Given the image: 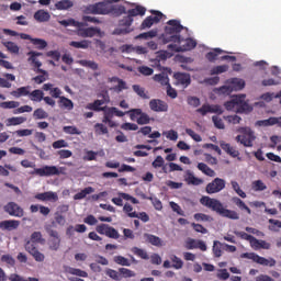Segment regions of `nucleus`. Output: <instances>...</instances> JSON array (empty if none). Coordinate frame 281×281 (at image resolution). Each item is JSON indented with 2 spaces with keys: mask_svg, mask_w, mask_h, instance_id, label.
Here are the masks:
<instances>
[{
  "mask_svg": "<svg viewBox=\"0 0 281 281\" xmlns=\"http://www.w3.org/2000/svg\"><path fill=\"white\" fill-rule=\"evenodd\" d=\"M113 261L121 267H131V261L124 256H115Z\"/></svg>",
  "mask_w": 281,
  "mask_h": 281,
  "instance_id": "864d4df0",
  "label": "nucleus"
},
{
  "mask_svg": "<svg viewBox=\"0 0 281 281\" xmlns=\"http://www.w3.org/2000/svg\"><path fill=\"white\" fill-rule=\"evenodd\" d=\"M1 44L3 45V47L7 48V50L10 54H19V52H20L19 45H16V43H14V42L2 40Z\"/></svg>",
  "mask_w": 281,
  "mask_h": 281,
  "instance_id": "473e14b6",
  "label": "nucleus"
},
{
  "mask_svg": "<svg viewBox=\"0 0 281 281\" xmlns=\"http://www.w3.org/2000/svg\"><path fill=\"white\" fill-rule=\"evenodd\" d=\"M126 13V7L122 4H109L106 2H97L94 4H89L83 8V14H101L103 16H122Z\"/></svg>",
  "mask_w": 281,
  "mask_h": 281,
  "instance_id": "f257e3e1",
  "label": "nucleus"
},
{
  "mask_svg": "<svg viewBox=\"0 0 281 281\" xmlns=\"http://www.w3.org/2000/svg\"><path fill=\"white\" fill-rule=\"evenodd\" d=\"M98 159V151L87 150L83 156V161H95Z\"/></svg>",
  "mask_w": 281,
  "mask_h": 281,
  "instance_id": "0e129e2a",
  "label": "nucleus"
},
{
  "mask_svg": "<svg viewBox=\"0 0 281 281\" xmlns=\"http://www.w3.org/2000/svg\"><path fill=\"white\" fill-rule=\"evenodd\" d=\"M27 56H30L27 60H29V63H31L32 66L35 67L36 74H42V75L34 77L33 82H35V85H43V82L47 81V79L49 78V72H47V70H43L41 68V67H43V63H41L37 59L38 56H43V53L31 50L27 53Z\"/></svg>",
  "mask_w": 281,
  "mask_h": 281,
  "instance_id": "39448f33",
  "label": "nucleus"
},
{
  "mask_svg": "<svg viewBox=\"0 0 281 281\" xmlns=\"http://www.w3.org/2000/svg\"><path fill=\"white\" fill-rule=\"evenodd\" d=\"M226 85H229L232 91H243L245 89V80L240 78L228 79Z\"/></svg>",
  "mask_w": 281,
  "mask_h": 281,
  "instance_id": "b1692460",
  "label": "nucleus"
},
{
  "mask_svg": "<svg viewBox=\"0 0 281 281\" xmlns=\"http://www.w3.org/2000/svg\"><path fill=\"white\" fill-rule=\"evenodd\" d=\"M240 258H247V260H252V262L262 265V267H276V259H267L265 257H260L256 252H244L240 255Z\"/></svg>",
  "mask_w": 281,
  "mask_h": 281,
  "instance_id": "9b49d317",
  "label": "nucleus"
},
{
  "mask_svg": "<svg viewBox=\"0 0 281 281\" xmlns=\"http://www.w3.org/2000/svg\"><path fill=\"white\" fill-rule=\"evenodd\" d=\"M130 218H139L142 220L143 223H148V221H150V216H148L146 214V212H134V213H130Z\"/></svg>",
  "mask_w": 281,
  "mask_h": 281,
  "instance_id": "6e6d98bb",
  "label": "nucleus"
},
{
  "mask_svg": "<svg viewBox=\"0 0 281 281\" xmlns=\"http://www.w3.org/2000/svg\"><path fill=\"white\" fill-rule=\"evenodd\" d=\"M155 82H159L162 87H168L170 85V78H168V75L165 74H158L154 77Z\"/></svg>",
  "mask_w": 281,
  "mask_h": 281,
  "instance_id": "ea45409f",
  "label": "nucleus"
},
{
  "mask_svg": "<svg viewBox=\"0 0 281 281\" xmlns=\"http://www.w3.org/2000/svg\"><path fill=\"white\" fill-rule=\"evenodd\" d=\"M149 109L154 111V113H167L168 103L160 99H151L149 101Z\"/></svg>",
  "mask_w": 281,
  "mask_h": 281,
  "instance_id": "f3484780",
  "label": "nucleus"
},
{
  "mask_svg": "<svg viewBox=\"0 0 281 281\" xmlns=\"http://www.w3.org/2000/svg\"><path fill=\"white\" fill-rule=\"evenodd\" d=\"M67 273H70V276H77V278H89V273L85 270L78 269V268H67Z\"/></svg>",
  "mask_w": 281,
  "mask_h": 281,
  "instance_id": "58836bf2",
  "label": "nucleus"
},
{
  "mask_svg": "<svg viewBox=\"0 0 281 281\" xmlns=\"http://www.w3.org/2000/svg\"><path fill=\"white\" fill-rule=\"evenodd\" d=\"M43 240H45L43 239V234L41 232H34L31 235V239H27L24 245L25 251H27L36 262L45 261V255L38 251L36 247V243H43Z\"/></svg>",
  "mask_w": 281,
  "mask_h": 281,
  "instance_id": "20e7f679",
  "label": "nucleus"
},
{
  "mask_svg": "<svg viewBox=\"0 0 281 281\" xmlns=\"http://www.w3.org/2000/svg\"><path fill=\"white\" fill-rule=\"evenodd\" d=\"M21 222L19 220H5L0 222V229L12 232L13 229H19Z\"/></svg>",
  "mask_w": 281,
  "mask_h": 281,
  "instance_id": "aec40b11",
  "label": "nucleus"
},
{
  "mask_svg": "<svg viewBox=\"0 0 281 281\" xmlns=\"http://www.w3.org/2000/svg\"><path fill=\"white\" fill-rule=\"evenodd\" d=\"M70 47H75L76 49H89V41L83 40L81 42L72 41L70 42Z\"/></svg>",
  "mask_w": 281,
  "mask_h": 281,
  "instance_id": "3c124183",
  "label": "nucleus"
},
{
  "mask_svg": "<svg viewBox=\"0 0 281 281\" xmlns=\"http://www.w3.org/2000/svg\"><path fill=\"white\" fill-rule=\"evenodd\" d=\"M59 25H63L64 27H82L85 25L82 22H78L74 19H68V20H60Z\"/></svg>",
  "mask_w": 281,
  "mask_h": 281,
  "instance_id": "a19ab883",
  "label": "nucleus"
},
{
  "mask_svg": "<svg viewBox=\"0 0 281 281\" xmlns=\"http://www.w3.org/2000/svg\"><path fill=\"white\" fill-rule=\"evenodd\" d=\"M196 113H200L204 117L207 113H216L217 115H223V108L218 104H203L200 109L196 110Z\"/></svg>",
  "mask_w": 281,
  "mask_h": 281,
  "instance_id": "dca6fc26",
  "label": "nucleus"
},
{
  "mask_svg": "<svg viewBox=\"0 0 281 281\" xmlns=\"http://www.w3.org/2000/svg\"><path fill=\"white\" fill-rule=\"evenodd\" d=\"M225 179L215 178L213 181L206 184L205 192L206 194H218V192H223L225 190Z\"/></svg>",
  "mask_w": 281,
  "mask_h": 281,
  "instance_id": "ddd939ff",
  "label": "nucleus"
},
{
  "mask_svg": "<svg viewBox=\"0 0 281 281\" xmlns=\"http://www.w3.org/2000/svg\"><path fill=\"white\" fill-rule=\"evenodd\" d=\"M132 89L134 91V93H136L137 95H139V98H142L143 100H148L150 97H148V94L146 93V89H144L142 86L139 85H134L132 86Z\"/></svg>",
  "mask_w": 281,
  "mask_h": 281,
  "instance_id": "c03bdc74",
  "label": "nucleus"
},
{
  "mask_svg": "<svg viewBox=\"0 0 281 281\" xmlns=\"http://www.w3.org/2000/svg\"><path fill=\"white\" fill-rule=\"evenodd\" d=\"M232 203H234V205L239 207V210H245V212H247V214H251V209H249V206H247V204H245V202L241 201L240 198L233 196L232 198Z\"/></svg>",
  "mask_w": 281,
  "mask_h": 281,
  "instance_id": "4c0bfd02",
  "label": "nucleus"
},
{
  "mask_svg": "<svg viewBox=\"0 0 281 281\" xmlns=\"http://www.w3.org/2000/svg\"><path fill=\"white\" fill-rule=\"evenodd\" d=\"M27 122V117L25 116H13L7 120V126H19Z\"/></svg>",
  "mask_w": 281,
  "mask_h": 281,
  "instance_id": "c9c22d12",
  "label": "nucleus"
},
{
  "mask_svg": "<svg viewBox=\"0 0 281 281\" xmlns=\"http://www.w3.org/2000/svg\"><path fill=\"white\" fill-rule=\"evenodd\" d=\"M123 14H128V16L132 19L134 16H144L146 14V7L136 4L134 9H130L127 11L125 9V13H123Z\"/></svg>",
  "mask_w": 281,
  "mask_h": 281,
  "instance_id": "cd10ccee",
  "label": "nucleus"
},
{
  "mask_svg": "<svg viewBox=\"0 0 281 281\" xmlns=\"http://www.w3.org/2000/svg\"><path fill=\"white\" fill-rule=\"evenodd\" d=\"M99 32H100V29L87 27V29L80 30V35L83 38H93V36H95V34H98Z\"/></svg>",
  "mask_w": 281,
  "mask_h": 281,
  "instance_id": "e433bc0d",
  "label": "nucleus"
},
{
  "mask_svg": "<svg viewBox=\"0 0 281 281\" xmlns=\"http://www.w3.org/2000/svg\"><path fill=\"white\" fill-rule=\"evenodd\" d=\"M132 122H136L139 126H144L146 124H150V115L144 112L142 109H131L130 111L125 112Z\"/></svg>",
  "mask_w": 281,
  "mask_h": 281,
  "instance_id": "1a4fd4ad",
  "label": "nucleus"
},
{
  "mask_svg": "<svg viewBox=\"0 0 281 281\" xmlns=\"http://www.w3.org/2000/svg\"><path fill=\"white\" fill-rule=\"evenodd\" d=\"M33 117L35 120H47L49 117V114L45 110L40 108L33 112Z\"/></svg>",
  "mask_w": 281,
  "mask_h": 281,
  "instance_id": "8fccbe9b",
  "label": "nucleus"
},
{
  "mask_svg": "<svg viewBox=\"0 0 281 281\" xmlns=\"http://www.w3.org/2000/svg\"><path fill=\"white\" fill-rule=\"evenodd\" d=\"M247 95L245 94L233 97L232 100L224 103L226 111H236V113H251L254 109L249 106L247 101H245Z\"/></svg>",
  "mask_w": 281,
  "mask_h": 281,
  "instance_id": "423d86ee",
  "label": "nucleus"
},
{
  "mask_svg": "<svg viewBox=\"0 0 281 281\" xmlns=\"http://www.w3.org/2000/svg\"><path fill=\"white\" fill-rule=\"evenodd\" d=\"M21 103L19 101H4L0 103L1 109H19Z\"/></svg>",
  "mask_w": 281,
  "mask_h": 281,
  "instance_id": "bf43d9fd",
  "label": "nucleus"
},
{
  "mask_svg": "<svg viewBox=\"0 0 281 281\" xmlns=\"http://www.w3.org/2000/svg\"><path fill=\"white\" fill-rule=\"evenodd\" d=\"M221 148L224 150L226 155L236 159V157L240 160V151L236 149V147L232 146L229 143H221Z\"/></svg>",
  "mask_w": 281,
  "mask_h": 281,
  "instance_id": "4be33fe9",
  "label": "nucleus"
},
{
  "mask_svg": "<svg viewBox=\"0 0 281 281\" xmlns=\"http://www.w3.org/2000/svg\"><path fill=\"white\" fill-rule=\"evenodd\" d=\"M30 89H32L30 86L20 87L16 90L11 91V95H13V98H23L25 95H30Z\"/></svg>",
  "mask_w": 281,
  "mask_h": 281,
  "instance_id": "72a5a7b5",
  "label": "nucleus"
},
{
  "mask_svg": "<svg viewBox=\"0 0 281 281\" xmlns=\"http://www.w3.org/2000/svg\"><path fill=\"white\" fill-rule=\"evenodd\" d=\"M252 190L255 192H265L267 190V184L262 180H256L252 182Z\"/></svg>",
  "mask_w": 281,
  "mask_h": 281,
  "instance_id": "4d7b16f0",
  "label": "nucleus"
},
{
  "mask_svg": "<svg viewBox=\"0 0 281 281\" xmlns=\"http://www.w3.org/2000/svg\"><path fill=\"white\" fill-rule=\"evenodd\" d=\"M133 21L134 19L130 18L128 14L124 16L122 20H120L119 22L120 29H116L114 31L115 34H131V32H133V30L131 29V26L133 25Z\"/></svg>",
  "mask_w": 281,
  "mask_h": 281,
  "instance_id": "2eb2a0df",
  "label": "nucleus"
},
{
  "mask_svg": "<svg viewBox=\"0 0 281 281\" xmlns=\"http://www.w3.org/2000/svg\"><path fill=\"white\" fill-rule=\"evenodd\" d=\"M137 71H139L142 76H153V74H155V70L148 66H139Z\"/></svg>",
  "mask_w": 281,
  "mask_h": 281,
  "instance_id": "338daca9",
  "label": "nucleus"
},
{
  "mask_svg": "<svg viewBox=\"0 0 281 281\" xmlns=\"http://www.w3.org/2000/svg\"><path fill=\"white\" fill-rule=\"evenodd\" d=\"M105 276H108V278H111V280H122V274H120V272L111 268L105 269Z\"/></svg>",
  "mask_w": 281,
  "mask_h": 281,
  "instance_id": "603ef678",
  "label": "nucleus"
},
{
  "mask_svg": "<svg viewBox=\"0 0 281 281\" xmlns=\"http://www.w3.org/2000/svg\"><path fill=\"white\" fill-rule=\"evenodd\" d=\"M65 167H56V166H44L42 168H35L31 175H36L37 177H59V175H65Z\"/></svg>",
  "mask_w": 281,
  "mask_h": 281,
  "instance_id": "6e6552de",
  "label": "nucleus"
},
{
  "mask_svg": "<svg viewBox=\"0 0 281 281\" xmlns=\"http://www.w3.org/2000/svg\"><path fill=\"white\" fill-rule=\"evenodd\" d=\"M99 98H102V99H98V100H94V102L92 103H88L86 105V109H88V111H97V112L104 111L105 106L102 108V105L108 104V102H111V97H109V92L105 91L101 93Z\"/></svg>",
  "mask_w": 281,
  "mask_h": 281,
  "instance_id": "f8f14e48",
  "label": "nucleus"
},
{
  "mask_svg": "<svg viewBox=\"0 0 281 281\" xmlns=\"http://www.w3.org/2000/svg\"><path fill=\"white\" fill-rule=\"evenodd\" d=\"M222 245L221 241H214L213 243V254L215 256V258H221V256H223V249H222Z\"/></svg>",
  "mask_w": 281,
  "mask_h": 281,
  "instance_id": "680f3d73",
  "label": "nucleus"
},
{
  "mask_svg": "<svg viewBox=\"0 0 281 281\" xmlns=\"http://www.w3.org/2000/svg\"><path fill=\"white\" fill-rule=\"evenodd\" d=\"M198 169L203 172V175H206V177H216V171L214 169L210 168L205 162H199Z\"/></svg>",
  "mask_w": 281,
  "mask_h": 281,
  "instance_id": "f704fd0d",
  "label": "nucleus"
},
{
  "mask_svg": "<svg viewBox=\"0 0 281 281\" xmlns=\"http://www.w3.org/2000/svg\"><path fill=\"white\" fill-rule=\"evenodd\" d=\"M194 221L202 222V223H212L214 221V217L204 214V213H195L193 215Z\"/></svg>",
  "mask_w": 281,
  "mask_h": 281,
  "instance_id": "de8ad7c7",
  "label": "nucleus"
},
{
  "mask_svg": "<svg viewBox=\"0 0 281 281\" xmlns=\"http://www.w3.org/2000/svg\"><path fill=\"white\" fill-rule=\"evenodd\" d=\"M173 78H176L179 85H184L186 87H188L192 82V80L190 79V75L186 72H176L173 75Z\"/></svg>",
  "mask_w": 281,
  "mask_h": 281,
  "instance_id": "c756f323",
  "label": "nucleus"
},
{
  "mask_svg": "<svg viewBox=\"0 0 281 281\" xmlns=\"http://www.w3.org/2000/svg\"><path fill=\"white\" fill-rule=\"evenodd\" d=\"M95 135H109V127L102 123L94 124Z\"/></svg>",
  "mask_w": 281,
  "mask_h": 281,
  "instance_id": "09e8293b",
  "label": "nucleus"
},
{
  "mask_svg": "<svg viewBox=\"0 0 281 281\" xmlns=\"http://www.w3.org/2000/svg\"><path fill=\"white\" fill-rule=\"evenodd\" d=\"M184 181L188 186H201L203 184V179L198 178L190 170L186 171Z\"/></svg>",
  "mask_w": 281,
  "mask_h": 281,
  "instance_id": "393cba45",
  "label": "nucleus"
},
{
  "mask_svg": "<svg viewBox=\"0 0 281 281\" xmlns=\"http://www.w3.org/2000/svg\"><path fill=\"white\" fill-rule=\"evenodd\" d=\"M42 89L43 91H49L52 100H54V98L59 100L63 97V90H60V88H54L53 83H44Z\"/></svg>",
  "mask_w": 281,
  "mask_h": 281,
  "instance_id": "412c9836",
  "label": "nucleus"
},
{
  "mask_svg": "<svg viewBox=\"0 0 281 281\" xmlns=\"http://www.w3.org/2000/svg\"><path fill=\"white\" fill-rule=\"evenodd\" d=\"M241 135H237L235 140L237 144H241L245 148H252L254 142H256V134L249 127H240L238 130Z\"/></svg>",
  "mask_w": 281,
  "mask_h": 281,
  "instance_id": "0eeeda50",
  "label": "nucleus"
},
{
  "mask_svg": "<svg viewBox=\"0 0 281 281\" xmlns=\"http://www.w3.org/2000/svg\"><path fill=\"white\" fill-rule=\"evenodd\" d=\"M119 273L121 278H135V271L128 269V268H120Z\"/></svg>",
  "mask_w": 281,
  "mask_h": 281,
  "instance_id": "052dcab7",
  "label": "nucleus"
},
{
  "mask_svg": "<svg viewBox=\"0 0 281 281\" xmlns=\"http://www.w3.org/2000/svg\"><path fill=\"white\" fill-rule=\"evenodd\" d=\"M34 19L38 21V23H47V21L52 19V15L45 10H38L34 13Z\"/></svg>",
  "mask_w": 281,
  "mask_h": 281,
  "instance_id": "7c9ffc66",
  "label": "nucleus"
},
{
  "mask_svg": "<svg viewBox=\"0 0 281 281\" xmlns=\"http://www.w3.org/2000/svg\"><path fill=\"white\" fill-rule=\"evenodd\" d=\"M155 36H157V31L151 30L145 33H140L139 35H137L136 38H144L145 41H147V38H155Z\"/></svg>",
  "mask_w": 281,
  "mask_h": 281,
  "instance_id": "774afa93",
  "label": "nucleus"
},
{
  "mask_svg": "<svg viewBox=\"0 0 281 281\" xmlns=\"http://www.w3.org/2000/svg\"><path fill=\"white\" fill-rule=\"evenodd\" d=\"M4 211L7 212V214H9L10 216H15L16 218H23V214L24 211L23 209L14 203V202H9L5 206H4Z\"/></svg>",
  "mask_w": 281,
  "mask_h": 281,
  "instance_id": "a211bd4d",
  "label": "nucleus"
},
{
  "mask_svg": "<svg viewBox=\"0 0 281 281\" xmlns=\"http://www.w3.org/2000/svg\"><path fill=\"white\" fill-rule=\"evenodd\" d=\"M221 54H223V49H221V48H215V49L209 52V53L205 55V58L207 59L209 63H214V60H217V59H218V56H221Z\"/></svg>",
  "mask_w": 281,
  "mask_h": 281,
  "instance_id": "79ce46f5",
  "label": "nucleus"
},
{
  "mask_svg": "<svg viewBox=\"0 0 281 281\" xmlns=\"http://www.w3.org/2000/svg\"><path fill=\"white\" fill-rule=\"evenodd\" d=\"M95 192V189L93 187H87L82 189L80 192L76 193L74 195L75 201H82V199H87L88 194H93Z\"/></svg>",
  "mask_w": 281,
  "mask_h": 281,
  "instance_id": "2f4dec72",
  "label": "nucleus"
},
{
  "mask_svg": "<svg viewBox=\"0 0 281 281\" xmlns=\"http://www.w3.org/2000/svg\"><path fill=\"white\" fill-rule=\"evenodd\" d=\"M105 236L108 238H113L114 240H117L120 238V232H117V229H115L114 227L110 226Z\"/></svg>",
  "mask_w": 281,
  "mask_h": 281,
  "instance_id": "69168bd1",
  "label": "nucleus"
},
{
  "mask_svg": "<svg viewBox=\"0 0 281 281\" xmlns=\"http://www.w3.org/2000/svg\"><path fill=\"white\" fill-rule=\"evenodd\" d=\"M229 69V66L227 65H222V66H216L212 68L211 70V76H216L218 74H225Z\"/></svg>",
  "mask_w": 281,
  "mask_h": 281,
  "instance_id": "e2e57ef3",
  "label": "nucleus"
},
{
  "mask_svg": "<svg viewBox=\"0 0 281 281\" xmlns=\"http://www.w3.org/2000/svg\"><path fill=\"white\" fill-rule=\"evenodd\" d=\"M56 10H69L74 8V2L71 0H60L55 4Z\"/></svg>",
  "mask_w": 281,
  "mask_h": 281,
  "instance_id": "49530a36",
  "label": "nucleus"
},
{
  "mask_svg": "<svg viewBox=\"0 0 281 281\" xmlns=\"http://www.w3.org/2000/svg\"><path fill=\"white\" fill-rule=\"evenodd\" d=\"M35 199L37 201H53L54 203H56V201H58V194L53 191H46L44 193L35 194Z\"/></svg>",
  "mask_w": 281,
  "mask_h": 281,
  "instance_id": "5701e85b",
  "label": "nucleus"
},
{
  "mask_svg": "<svg viewBox=\"0 0 281 281\" xmlns=\"http://www.w3.org/2000/svg\"><path fill=\"white\" fill-rule=\"evenodd\" d=\"M200 203L204 207L212 210V212H216V214H218L223 218H229L231 221H238V218H240V215H238V212L229 209H225V206H223V202H221L218 199L203 195L200 199Z\"/></svg>",
  "mask_w": 281,
  "mask_h": 281,
  "instance_id": "f03ea898",
  "label": "nucleus"
},
{
  "mask_svg": "<svg viewBox=\"0 0 281 281\" xmlns=\"http://www.w3.org/2000/svg\"><path fill=\"white\" fill-rule=\"evenodd\" d=\"M132 254H134V256H137L138 258H142V260H149V256L148 252L145 249H142L139 247H133L131 249Z\"/></svg>",
  "mask_w": 281,
  "mask_h": 281,
  "instance_id": "37998d69",
  "label": "nucleus"
},
{
  "mask_svg": "<svg viewBox=\"0 0 281 281\" xmlns=\"http://www.w3.org/2000/svg\"><path fill=\"white\" fill-rule=\"evenodd\" d=\"M178 45H180V49L181 52H190L192 49H194V47H196V41H194L193 38H183L181 37V43H178Z\"/></svg>",
  "mask_w": 281,
  "mask_h": 281,
  "instance_id": "a878e982",
  "label": "nucleus"
},
{
  "mask_svg": "<svg viewBox=\"0 0 281 281\" xmlns=\"http://www.w3.org/2000/svg\"><path fill=\"white\" fill-rule=\"evenodd\" d=\"M183 25L179 20H169L165 26V33L162 34V43L166 45L168 43H181V32Z\"/></svg>",
  "mask_w": 281,
  "mask_h": 281,
  "instance_id": "7ed1b4c3",
  "label": "nucleus"
},
{
  "mask_svg": "<svg viewBox=\"0 0 281 281\" xmlns=\"http://www.w3.org/2000/svg\"><path fill=\"white\" fill-rule=\"evenodd\" d=\"M144 238L146 243H149V245H153L154 247H164V240L157 235L145 233Z\"/></svg>",
  "mask_w": 281,
  "mask_h": 281,
  "instance_id": "bb28decb",
  "label": "nucleus"
},
{
  "mask_svg": "<svg viewBox=\"0 0 281 281\" xmlns=\"http://www.w3.org/2000/svg\"><path fill=\"white\" fill-rule=\"evenodd\" d=\"M170 260L173 269H183V260H181V258L177 257L176 255H171Z\"/></svg>",
  "mask_w": 281,
  "mask_h": 281,
  "instance_id": "13d9d810",
  "label": "nucleus"
},
{
  "mask_svg": "<svg viewBox=\"0 0 281 281\" xmlns=\"http://www.w3.org/2000/svg\"><path fill=\"white\" fill-rule=\"evenodd\" d=\"M232 92L233 90L229 83L215 89V93H217V95H231Z\"/></svg>",
  "mask_w": 281,
  "mask_h": 281,
  "instance_id": "5fc2aeb1",
  "label": "nucleus"
},
{
  "mask_svg": "<svg viewBox=\"0 0 281 281\" xmlns=\"http://www.w3.org/2000/svg\"><path fill=\"white\" fill-rule=\"evenodd\" d=\"M29 98L32 102H45L48 106H56V100L52 99V97H45V92L41 89L33 90L32 92H29Z\"/></svg>",
  "mask_w": 281,
  "mask_h": 281,
  "instance_id": "9d476101",
  "label": "nucleus"
},
{
  "mask_svg": "<svg viewBox=\"0 0 281 281\" xmlns=\"http://www.w3.org/2000/svg\"><path fill=\"white\" fill-rule=\"evenodd\" d=\"M49 239H48V247L50 251H58L60 249V235L57 231L50 229L48 231Z\"/></svg>",
  "mask_w": 281,
  "mask_h": 281,
  "instance_id": "6ab92c4d",
  "label": "nucleus"
},
{
  "mask_svg": "<svg viewBox=\"0 0 281 281\" xmlns=\"http://www.w3.org/2000/svg\"><path fill=\"white\" fill-rule=\"evenodd\" d=\"M153 15L147 16L140 24V30H149L151 25H155V23H159L161 19L164 18V13L160 11H151Z\"/></svg>",
  "mask_w": 281,
  "mask_h": 281,
  "instance_id": "4468645a",
  "label": "nucleus"
},
{
  "mask_svg": "<svg viewBox=\"0 0 281 281\" xmlns=\"http://www.w3.org/2000/svg\"><path fill=\"white\" fill-rule=\"evenodd\" d=\"M57 104L59 109H65L66 111H74V101L67 97H59Z\"/></svg>",
  "mask_w": 281,
  "mask_h": 281,
  "instance_id": "c85d7f7f",
  "label": "nucleus"
},
{
  "mask_svg": "<svg viewBox=\"0 0 281 281\" xmlns=\"http://www.w3.org/2000/svg\"><path fill=\"white\" fill-rule=\"evenodd\" d=\"M79 65H81V67H87L88 69H92V71H98L99 69L98 63L93 60L81 59L79 60Z\"/></svg>",
  "mask_w": 281,
  "mask_h": 281,
  "instance_id": "a18cd8bd",
  "label": "nucleus"
}]
</instances>
